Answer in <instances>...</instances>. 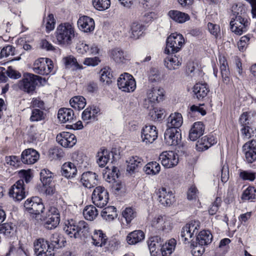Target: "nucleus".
Instances as JSON below:
<instances>
[{
	"instance_id": "nucleus-1",
	"label": "nucleus",
	"mask_w": 256,
	"mask_h": 256,
	"mask_svg": "<svg viewBox=\"0 0 256 256\" xmlns=\"http://www.w3.org/2000/svg\"><path fill=\"white\" fill-rule=\"evenodd\" d=\"M65 233L70 238L74 239L91 238L93 244L97 246H104L108 241L107 236L102 230H95L92 235L90 225L82 220L68 219L65 222Z\"/></svg>"
},
{
	"instance_id": "nucleus-2",
	"label": "nucleus",
	"mask_w": 256,
	"mask_h": 256,
	"mask_svg": "<svg viewBox=\"0 0 256 256\" xmlns=\"http://www.w3.org/2000/svg\"><path fill=\"white\" fill-rule=\"evenodd\" d=\"M246 11V6L242 4H237L236 7L232 8L230 28L232 32L237 35H242L249 28L250 20Z\"/></svg>"
},
{
	"instance_id": "nucleus-3",
	"label": "nucleus",
	"mask_w": 256,
	"mask_h": 256,
	"mask_svg": "<svg viewBox=\"0 0 256 256\" xmlns=\"http://www.w3.org/2000/svg\"><path fill=\"white\" fill-rule=\"evenodd\" d=\"M176 244L174 238H171L165 244L159 236H151L148 240V244L150 253L154 255L159 252L162 256H170L174 250Z\"/></svg>"
},
{
	"instance_id": "nucleus-4",
	"label": "nucleus",
	"mask_w": 256,
	"mask_h": 256,
	"mask_svg": "<svg viewBox=\"0 0 256 256\" xmlns=\"http://www.w3.org/2000/svg\"><path fill=\"white\" fill-rule=\"evenodd\" d=\"M42 78L33 74L26 72L23 74L22 80L18 82V86L22 92L32 94L36 90L38 82H41Z\"/></svg>"
},
{
	"instance_id": "nucleus-5",
	"label": "nucleus",
	"mask_w": 256,
	"mask_h": 256,
	"mask_svg": "<svg viewBox=\"0 0 256 256\" xmlns=\"http://www.w3.org/2000/svg\"><path fill=\"white\" fill-rule=\"evenodd\" d=\"M51 246L48 242L43 238H39L34 242L35 254L37 256H54L52 252L54 248L62 247L59 240H52Z\"/></svg>"
},
{
	"instance_id": "nucleus-6",
	"label": "nucleus",
	"mask_w": 256,
	"mask_h": 256,
	"mask_svg": "<svg viewBox=\"0 0 256 256\" xmlns=\"http://www.w3.org/2000/svg\"><path fill=\"white\" fill-rule=\"evenodd\" d=\"M200 224L198 220H192L184 226L180 232V238L184 244H191L195 236H196L200 228Z\"/></svg>"
},
{
	"instance_id": "nucleus-7",
	"label": "nucleus",
	"mask_w": 256,
	"mask_h": 256,
	"mask_svg": "<svg viewBox=\"0 0 256 256\" xmlns=\"http://www.w3.org/2000/svg\"><path fill=\"white\" fill-rule=\"evenodd\" d=\"M184 42L182 34L176 32L172 33L169 36L166 42L164 53L166 54H175L180 50Z\"/></svg>"
},
{
	"instance_id": "nucleus-8",
	"label": "nucleus",
	"mask_w": 256,
	"mask_h": 256,
	"mask_svg": "<svg viewBox=\"0 0 256 256\" xmlns=\"http://www.w3.org/2000/svg\"><path fill=\"white\" fill-rule=\"evenodd\" d=\"M118 88L125 92H133L136 88V82L133 76L128 73L121 74L118 79Z\"/></svg>"
},
{
	"instance_id": "nucleus-9",
	"label": "nucleus",
	"mask_w": 256,
	"mask_h": 256,
	"mask_svg": "<svg viewBox=\"0 0 256 256\" xmlns=\"http://www.w3.org/2000/svg\"><path fill=\"white\" fill-rule=\"evenodd\" d=\"M92 200L95 206L102 208L106 206L108 202L109 194L104 187L96 186L92 192Z\"/></svg>"
},
{
	"instance_id": "nucleus-10",
	"label": "nucleus",
	"mask_w": 256,
	"mask_h": 256,
	"mask_svg": "<svg viewBox=\"0 0 256 256\" xmlns=\"http://www.w3.org/2000/svg\"><path fill=\"white\" fill-rule=\"evenodd\" d=\"M54 68L52 62L48 58H40L36 60L33 66L34 72L42 75L48 74Z\"/></svg>"
},
{
	"instance_id": "nucleus-11",
	"label": "nucleus",
	"mask_w": 256,
	"mask_h": 256,
	"mask_svg": "<svg viewBox=\"0 0 256 256\" xmlns=\"http://www.w3.org/2000/svg\"><path fill=\"white\" fill-rule=\"evenodd\" d=\"M160 160L164 168H172L178 164L179 156L174 151H164L160 155Z\"/></svg>"
},
{
	"instance_id": "nucleus-12",
	"label": "nucleus",
	"mask_w": 256,
	"mask_h": 256,
	"mask_svg": "<svg viewBox=\"0 0 256 256\" xmlns=\"http://www.w3.org/2000/svg\"><path fill=\"white\" fill-rule=\"evenodd\" d=\"M24 207L30 214L34 215L42 212L44 208L41 199L37 196L28 198L24 202Z\"/></svg>"
},
{
	"instance_id": "nucleus-13",
	"label": "nucleus",
	"mask_w": 256,
	"mask_h": 256,
	"mask_svg": "<svg viewBox=\"0 0 256 256\" xmlns=\"http://www.w3.org/2000/svg\"><path fill=\"white\" fill-rule=\"evenodd\" d=\"M79 34L74 24L65 22V47L70 48L77 42Z\"/></svg>"
},
{
	"instance_id": "nucleus-14",
	"label": "nucleus",
	"mask_w": 256,
	"mask_h": 256,
	"mask_svg": "<svg viewBox=\"0 0 256 256\" xmlns=\"http://www.w3.org/2000/svg\"><path fill=\"white\" fill-rule=\"evenodd\" d=\"M181 138L180 130L168 128L164 132V140L168 146H176L178 145L180 142Z\"/></svg>"
},
{
	"instance_id": "nucleus-15",
	"label": "nucleus",
	"mask_w": 256,
	"mask_h": 256,
	"mask_svg": "<svg viewBox=\"0 0 256 256\" xmlns=\"http://www.w3.org/2000/svg\"><path fill=\"white\" fill-rule=\"evenodd\" d=\"M158 202L164 206H170L175 202L174 194L170 190L162 187L156 192Z\"/></svg>"
},
{
	"instance_id": "nucleus-16",
	"label": "nucleus",
	"mask_w": 256,
	"mask_h": 256,
	"mask_svg": "<svg viewBox=\"0 0 256 256\" xmlns=\"http://www.w3.org/2000/svg\"><path fill=\"white\" fill-rule=\"evenodd\" d=\"M158 132L156 126L146 125L141 130L142 141L146 144H152L158 138Z\"/></svg>"
},
{
	"instance_id": "nucleus-17",
	"label": "nucleus",
	"mask_w": 256,
	"mask_h": 256,
	"mask_svg": "<svg viewBox=\"0 0 256 256\" xmlns=\"http://www.w3.org/2000/svg\"><path fill=\"white\" fill-rule=\"evenodd\" d=\"M9 195L15 201H20L26 196L23 180H18L10 189Z\"/></svg>"
},
{
	"instance_id": "nucleus-18",
	"label": "nucleus",
	"mask_w": 256,
	"mask_h": 256,
	"mask_svg": "<svg viewBox=\"0 0 256 256\" xmlns=\"http://www.w3.org/2000/svg\"><path fill=\"white\" fill-rule=\"evenodd\" d=\"M60 221V217L58 210L54 207L50 208L44 220V226L49 230L53 229L56 227Z\"/></svg>"
},
{
	"instance_id": "nucleus-19",
	"label": "nucleus",
	"mask_w": 256,
	"mask_h": 256,
	"mask_svg": "<svg viewBox=\"0 0 256 256\" xmlns=\"http://www.w3.org/2000/svg\"><path fill=\"white\" fill-rule=\"evenodd\" d=\"M78 28L82 32L86 33H92L95 28L94 19L87 16H80L77 22Z\"/></svg>"
},
{
	"instance_id": "nucleus-20",
	"label": "nucleus",
	"mask_w": 256,
	"mask_h": 256,
	"mask_svg": "<svg viewBox=\"0 0 256 256\" xmlns=\"http://www.w3.org/2000/svg\"><path fill=\"white\" fill-rule=\"evenodd\" d=\"M152 230L155 233L160 234L162 232H168L171 229L169 222L165 220L162 216L154 218L152 221Z\"/></svg>"
},
{
	"instance_id": "nucleus-21",
	"label": "nucleus",
	"mask_w": 256,
	"mask_h": 256,
	"mask_svg": "<svg viewBox=\"0 0 256 256\" xmlns=\"http://www.w3.org/2000/svg\"><path fill=\"white\" fill-rule=\"evenodd\" d=\"M218 62L222 82L226 84H228L232 81V79L230 76L229 66L226 57L220 55Z\"/></svg>"
},
{
	"instance_id": "nucleus-22",
	"label": "nucleus",
	"mask_w": 256,
	"mask_h": 256,
	"mask_svg": "<svg viewBox=\"0 0 256 256\" xmlns=\"http://www.w3.org/2000/svg\"><path fill=\"white\" fill-rule=\"evenodd\" d=\"M244 154L245 161L248 164H252L256 161V144L252 140L246 142L242 146Z\"/></svg>"
},
{
	"instance_id": "nucleus-23",
	"label": "nucleus",
	"mask_w": 256,
	"mask_h": 256,
	"mask_svg": "<svg viewBox=\"0 0 256 256\" xmlns=\"http://www.w3.org/2000/svg\"><path fill=\"white\" fill-rule=\"evenodd\" d=\"M217 142L216 138L212 134H208L198 140L196 144V148L198 152H203Z\"/></svg>"
},
{
	"instance_id": "nucleus-24",
	"label": "nucleus",
	"mask_w": 256,
	"mask_h": 256,
	"mask_svg": "<svg viewBox=\"0 0 256 256\" xmlns=\"http://www.w3.org/2000/svg\"><path fill=\"white\" fill-rule=\"evenodd\" d=\"M100 111L98 106L94 105L88 106L82 112V118L84 121H86L87 123L96 121Z\"/></svg>"
},
{
	"instance_id": "nucleus-25",
	"label": "nucleus",
	"mask_w": 256,
	"mask_h": 256,
	"mask_svg": "<svg viewBox=\"0 0 256 256\" xmlns=\"http://www.w3.org/2000/svg\"><path fill=\"white\" fill-rule=\"evenodd\" d=\"M40 158L39 153L33 148H28L24 150L21 154V160L27 164H34Z\"/></svg>"
},
{
	"instance_id": "nucleus-26",
	"label": "nucleus",
	"mask_w": 256,
	"mask_h": 256,
	"mask_svg": "<svg viewBox=\"0 0 256 256\" xmlns=\"http://www.w3.org/2000/svg\"><path fill=\"white\" fill-rule=\"evenodd\" d=\"M98 177V176L96 173L86 172L82 175L80 182L84 187L90 188L97 184Z\"/></svg>"
},
{
	"instance_id": "nucleus-27",
	"label": "nucleus",
	"mask_w": 256,
	"mask_h": 256,
	"mask_svg": "<svg viewBox=\"0 0 256 256\" xmlns=\"http://www.w3.org/2000/svg\"><path fill=\"white\" fill-rule=\"evenodd\" d=\"M209 92V87L206 83H196L193 88L194 97L200 100H204Z\"/></svg>"
},
{
	"instance_id": "nucleus-28",
	"label": "nucleus",
	"mask_w": 256,
	"mask_h": 256,
	"mask_svg": "<svg viewBox=\"0 0 256 256\" xmlns=\"http://www.w3.org/2000/svg\"><path fill=\"white\" fill-rule=\"evenodd\" d=\"M213 239V236L210 230H202L200 231L196 235V244L201 246H205L210 244Z\"/></svg>"
},
{
	"instance_id": "nucleus-29",
	"label": "nucleus",
	"mask_w": 256,
	"mask_h": 256,
	"mask_svg": "<svg viewBox=\"0 0 256 256\" xmlns=\"http://www.w3.org/2000/svg\"><path fill=\"white\" fill-rule=\"evenodd\" d=\"M204 130V126L201 122H194L192 126L190 132L189 138L192 141L196 140L202 136Z\"/></svg>"
},
{
	"instance_id": "nucleus-30",
	"label": "nucleus",
	"mask_w": 256,
	"mask_h": 256,
	"mask_svg": "<svg viewBox=\"0 0 256 256\" xmlns=\"http://www.w3.org/2000/svg\"><path fill=\"white\" fill-rule=\"evenodd\" d=\"M164 97V89L154 88L151 90L148 96V102L150 103L152 106L163 100Z\"/></svg>"
},
{
	"instance_id": "nucleus-31",
	"label": "nucleus",
	"mask_w": 256,
	"mask_h": 256,
	"mask_svg": "<svg viewBox=\"0 0 256 256\" xmlns=\"http://www.w3.org/2000/svg\"><path fill=\"white\" fill-rule=\"evenodd\" d=\"M168 16L173 21L179 24H182L190 20V16L185 12L178 10H170Z\"/></svg>"
},
{
	"instance_id": "nucleus-32",
	"label": "nucleus",
	"mask_w": 256,
	"mask_h": 256,
	"mask_svg": "<svg viewBox=\"0 0 256 256\" xmlns=\"http://www.w3.org/2000/svg\"><path fill=\"white\" fill-rule=\"evenodd\" d=\"M183 122V118L180 113L174 112L168 118L167 124L168 128H174L180 130L179 128Z\"/></svg>"
},
{
	"instance_id": "nucleus-33",
	"label": "nucleus",
	"mask_w": 256,
	"mask_h": 256,
	"mask_svg": "<svg viewBox=\"0 0 256 256\" xmlns=\"http://www.w3.org/2000/svg\"><path fill=\"white\" fill-rule=\"evenodd\" d=\"M143 160L138 156H132L130 158L128 162L126 168L127 171L130 173H134L137 171L142 164Z\"/></svg>"
},
{
	"instance_id": "nucleus-34",
	"label": "nucleus",
	"mask_w": 256,
	"mask_h": 256,
	"mask_svg": "<svg viewBox=\"0 0 256 256\" xmlns=\"http://www.w3.org/2000/svg\"><path fill=\"white\" fill-rule=\"evenodd\" d=\"M231 240L228 238H224L220 240L218 246L215 250L216 256H225L230 250L229 244Z\"/></svg>"
},
{
	"instance_id": "nucleus-35",
	"label": "nucleus",
	"mask_w": 256,
	"mask_h": 256,
	"mask_svg": "<svg viewBox=\"0 0 256 256\" xmlns=\"http://www.w3.org/2000/svg\"><path fill=\"white\" fill-rule=\"evenodd\" d=\"M165 66L170 70H176L179 68L182 62V58L176 55L167 57L165 60Z\"/></svg>"
},
{
	"instance_id": "nucleus-36",
	"label": "nucleus",
	"mask_w": 256,
	"mask_h": 256,
	"mask_svg": "<svg viewBox=\"0 0 256 256\" xmlns=\"http://www.w3.org/2000/svg\"><path fill=\"white\" fill-rule=\"evenodd\" d=\"M145 237L144 232L141 230H136L130 232L126 236L127 242L130 244H134L142 241Z\"/></svg>"
},
{
	"instance_id": "nucleus-37",
	"label": "nucleus",
	"mask_w": 256,
	"mask_h": 256,
	"mask_svg": "<svg viewBox=\"0 0 256 256\" xmlns=\"http://www.w3.org/2000/svg\"><path fill=\"white\" fill-rule=\"evenodd\" d=\"M100 81L104 84L109 85L112 84L114 78L112 72L110 67L103 68L100 70Z\"/></svg>"
},
{
	"instance_id": "nucleus-38",
	"label": "nucleus",
	"mask_w": 256,
	"mask_h": 256,
	"mask_svg": "<svg viewBox=\"0 0 256 256\" xmlns=\"http://www.w3.org/2000/svg\"><path fill=\"white\" fill-rule=\"evenodd\" d=\"M101 216L104 219L112 220L118 216L116 208L114 206L106 207L102 210Z\"/></svg>"
},
{
	"instance_id": "nucleus-39",
	"label": "nucleus",
	"mask_w": 256,
	"mask_h": 256,
	"mask_svg": "<svg viewBox=\"0 0 256 256\" xmlns=\"http://www.w3.org/2000/svg\"><path fill=\"white\" fill-rule=\"evenodd\" d=\"M110 57L116 63H125L126 56L124 54V52L119 48L112 49L110 53Z\"/></svg>"
},
{
	"instance_id": "nucleus-40",
	"label": "nucleus",
	"mask_w": 256,
	"mask_h": 256,
	"mask_svg": "<svg viewBox=\"0 0 256 256\" xmlns=\"http://www.w3.org/2000/svg\"><path fill=\"white\" fill-rule=\"evenodd\" d=\"M160 166L156 162H148L144 168V170L147 174L155 175L159 173Z\"/></svg>"
},
{
	"instance_id": "nucleus-41",
	"label": "nucleus",
	"mask_w": 256,
	"mask_h": 256,
	"mask_svg": "<svg viewBox=\"0 0 256 256\" xmlns=\"http://www.w3.org/2000/svg\"><path fill=\"white\" fill-rule=\"evenodd\" d=\"M70 104L72 108L80 110L86 106V100L82 96H75L70 100Z\"/></svg>"
},
{
	"instance_id": "nucleus-42",
	"label": "nucleus",
	"mask_w": 256,
	"mask_h": 256,
	"mask_svg": "<svg viewBox=\"0 0 256 256\" xmlns=\"http://www.w3.org/2000/svg\"><path fill=\"white\" fill-rule=\"evenodd\" d=\"M98 214V212L97 209L92 205L86 206L83 210L84 218L88 220H94Z\"/></svg>"
},
{
	"instance_id": "nucleus-43",
	"label": "nucleus",
	"mask_w": 256,
	"mask_h": 256,
	"mask_svg": "<svg viewBox=\"0 0 256 256\" xmlns=\"http://www.w3.org/2000/svg\"><path fill=\"white\" fill-rule=\"evenodd\" d=\"M65 67L66 68H72L73 70L83 68L82 66L79 64L76 58L72 55L65 56Z\"/></svg>"
},
{
	"instance_id": "nucleus-44",
	"label": "nucleus",
	"mask_w": 256,
	"mask_h": 256,
	"mask_svg": "<svg viewBox=\"0 0 256 256\" xmlns=\"http://www.w3.org/2000/svg\"><path fill=\"white\" fill-rule=\"evenodd\" d=\"M152 109L150 110L149 114L152 120L160 121L164 118V114L165 112L164 109L156 108L154 104L152 106Z\"/></svg>"
},
{
	"instance_id": "nucleus-45",
	"label": "nucleus",
	"mask_w": 256,
	"mask_h": 256,
	"mask_svg": "<svg viewBox=\"0 0 256 256\" xmlns=\"http://www.w3.org/2000/svg\"><path fill=\"white\" fill-rule=\"evenodd\" d=\"M97 163L101 168L105 166L110 160L108 150L104 148H100V151L97 154Z\"/></svg>"
},
{
	"instance_id": "nucleus-46",
	"label": "nucleus",
	"mask_w": 256,
	"mask_h": 256,
	"mask_svg": "<svg viewBox=\"0 0 256 256\" xmlns=\"http://www.w3.org/2000/svg\"><path fill=\"white\" fill-rule=\"evenodd\" d=\"M52 174L48 170L44 168L40 172V180L43 186L50 184L52 180Z\"/></svg>"
},
{
	"instance_id": "nucleus-47",
	"label": "nucleus",
	"mask_w": 256,
	"mask_h": 256,
	"mask_svg": "<svg viewBox=\"0 0 256 256\" xmlns=\"http://www.w3.org/2000/svg\"><path fill=\"white\" fill-rule=\"evenodd\" d=\"M122 218L125 219L127 224H130L132 220L136 217V212L132 207L126 208L122 212Z\"/></svg>"
},
{
	"instance_id": "nucleus-48",
	"label": "nucleus",
	"mask_w": 256,
	"mask_h": 256,
	"mask_svg": "<svg viewBox=\"0 0 256 256\" xmlns=\"http://www.w3.org/2000/svg\"><path fill=\"white\" fill-rule=\"evenodd\" d=\"M64 150L62 148L56 146L51 148L48 150V157L51 160H60L64 156Z\"/></svg>"
},
{
	"instance_id": "nucleus-49",
	"label": "nucleus",
	"mask_w": 256,
	"mask_h": 256,
	"mask_svg": "<svg viewBox=\"0 0 256 256\" xmlns=\"http://www.w3.org/2000/svg\"><path fill=\"white\" fill-rule=\"evenodd\" d=\"M242 198L243 200L252 201L256 198V188L253 186H248L242 192Z\"/></svg>"
},
{
	"instance_id": "nucleus-50",
	"label": "nucleus",
	"mask_w": 256,
	"mask_h": 256,
	"mask_svg": "<svg viewBox=\"0 0 256 256\" xmlns=\"http://www.w3.org/2000/svg\"><path fill=\"white\" fill-rule=\"evenodd\" d=\"M77 168L75 164L71 162H65V178H74L77 174Z\"/></svg>"
},
{
	"instance_id": "nucleus-51",
	"label": "nucleus",
	"mask_w": 256,
	"mask_h": 256,
	"mask_svg": "<svg viewBox=\"0 0 256 256\" xmlns=\"http://www.w3.org/2000/svg\"><path fill=\"white\" fill-rule=\"evenodd\" d=\"M76 43V50L79 55H85L88 52L90 45L86 44L84 40H79Z\"/></svg>"
},
{
	"instance_id": "nucleus-52",
	"label": "nucleus",
	"mask_w": 256,
	"mask_h": 256,
	"mask_svg": "<svg viewBox=\"0 0 256 256\" xmlns=\"http://www.w3.org/2000/svg\"><path fill=\"white\" fill-rule=\"evenodd\" d=\"M94 7L98 10L103 11L110 8V0H92Z\"/></svg>"
},
{
	"instance_id": "nucleus-53",
	"label": "nucleus",
	"mask_w": 256,
	"mask_h": 256,
	"mask_svg": "<svg viewBox=\"0 0 256 256\" xmlns=\"http://www.w3.org/2000/svg\"><path fill=\"white\" fill-rule=\"evenodd\" d=\"M161 78L162 75L160 71L156 68H152L148 72V80L152 82H158Z\"/></svg>"
},
{
	"instance_id": "nucleus-54",
	"label": "nucleus",
	"mask_w": 256,
	"mask_h": 256,
	"mask_svg": "<svg viewBox=\"0 0 256 256\" xmlns=\"http://www.w3.org/2000/svg\"><path fill=\"white\" fill-rule=\"evenodd\" d=\"M14 231V226L12 223H4L0 224V234L9 236L13 234Z\"/></svg>"
},
{
	"instance_id": "nucleus-55",
	"label": "nucleus",
	"mask_w": 256,
	"mask_h": 256,
	"mask_svg": "<svg viewBox=\"0 0 256 256\" xmlns=\"http://www.w3.org/2000/svg\"><path fill=\"white\" fill-rule=\"evenodd\" d=\"M44 22L46 23V28L47 32L52 30L55 26L56 20L52 14H49L48 17L44 18Z\"/></svg>"
},
{
	"instance_id": "nucleus-56",
	"label": "nucleus",
	"mask_w": 256,
	"mask_h": 256,
	"mask_svg": "<svg viewBox=\"0 0 256 256\" xmlns=\"http://www.w3.org/2000/svg\"><path fill=\"white\" fill-rule=\"evenodd\" d=\"M65 148H72L76 142V136L74 134L65 132Z\"/></svg>"
},
{
	"instance_id": "nucleus-57",
	"label": "nucleus",
	"mask_w": 256,
	"mask_h": 256,
	"mask_svg": "<svg viewBox=\"0 0 256 256\" xmlns=\"http://www.w3.org/2000/svg\"><path fill=\"white\" fill-rule=\"evenodd\" d=\"M62 24H60L56 32V42L59 44H64V29Z\"/></svg>"
},
{
	"instance_id": "nucleus-58",
	"label": "nucleus",
	"mask_w": 256,
	"mask_h": 256,
	"mask_svg": "<svg viewBox=\"0 0 256 256\" xmlns=\"http://www.w3.org/2000/svg\"><path fill=\"white\" fill-rule=\"evenodd\" d=\"M250 38L251 34H250L240 38V40L238 42V46L240 50L243 51L246 50Z\"/></svg>"
},
{
	"instance_id": "nucleus-59",
	"label": "nucleus",
	"mask_w": 256,
	"mask_h": 256,
	"mask_svg": "<svg viewBox=\"0 0 256 256\" xmlns=\"http://www.w3.org/2000/svg\"><path fill=\"white\" fill-rule=\"evenodd\" d=\"M190 248H192V252L194 256H202L205 250L204 246L196 244L195 242H191Z\"/></svg>"
},
{
	"instance_id": "nucleus-60",
	"label": "nucleus",
	"mask_w": 256,
	"mask_h": 256,
	"mask_svg": "<svg viewBox=\"0 0 256 256\" xmlns=\"http://www.w3.org/2000/svg\"><path fill=\"white\" fill-rule=\"evenodd\" d=\"M144 26L137 22H134L131 26L132 34L134 38H138L142 34Z\"/></svg>"
},
{
	"instance_id": "nucleus-61",
	"label": "nucleus",
	"mask_w": 256,
	"mask_h": 256,
	"mask_svg": "<svg viewBox=\"0 0 256 256\" xmlns=\"http://www.w3.org/2000/svg\"><path fill=\"white\" fill-rule=\"evenodd\" d=\"M44 118V112L38 108L33 110L32 112V115L30 118V120L32 122L40 121Z\"/></svg>"
},
{
	"instance_id": "nucleus-62",
	"label": "nucleus",
	"mask_w": 256,
	"mask_h": 256,
	"mask_svg": "<svg viewBox=\"0 0 256 256\" xmlns=\"http://www.w3.org/2000/svg\"><path fill=\"white\" fill-rule=\"evenodd\" d=\"M240 178L243 180L253 182L256 179V176L254 172L248 170H242L240 172Z\"/></svg>"
},
{
	"instance_id": "nucleus-63",
	"label": "nucleus",
	"mask_w": 256,
	"mask_h": 256,
	"mask_svg": "<svg viewBox=\"0 0 256 256\" xmlns=\"http://www.w3.org/2000/svg\"><path fill=\"white\" fill-rule=\"evenodd\" d=\"M76 120V116L74 110L70 108H65V123H72Z\"/></svg>"
},
{
	"instance_id": "nucleus-64",
	"label": "nucleus",
	"mask_w": 256,
	"mask_h": 256,
	"mask_svg": "<svg viewBox=\"0 0 256 256\" xmlns=\"http://www.w3.org/2000/svg\"><path fill=\"white\" fill-rule=\"evenodd\" d=\"M198 190L196 187L194 185H192L190 188H188V190L187 198L190 200H196L197 199H198Z\"/></svg>"
}]
</instances>
